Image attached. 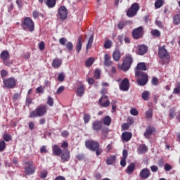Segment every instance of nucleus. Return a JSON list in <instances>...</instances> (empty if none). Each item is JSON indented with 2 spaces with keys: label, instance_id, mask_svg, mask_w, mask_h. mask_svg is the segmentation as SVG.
<instances>
[{
  "label": "nucleus",
  "instance_id": "nucleus-50",
  "mask_svg": "<svg viewBox=\"0 0 180 180\" xmlns=\"http://www.w3.org/2000/svg\"><path fill=\"white\" fill-rule=\"evenodd\" d=\"M65 89V87H64V86H60L56 91V95H60V94H63Z\"/></svg>",
  "mask_w": 180,
  "mask_h": 180
},
{
  "label": "nucleus",
  "instance_id": "nucleus-26",
  "mask_svg": "<svg viewBox=\"0 0 180 180\" xmlns=\"http://www.w3.org/2000/svg\"><path fill=\"white\" fill-rule=\"evenodd\" d=\"M134 168H136V164L134 162L129 164L127 168V174L131 175L134 171Z\"/></svg>",
  "mask_w": 180,
  "mask_h": 180
},
{
  "label": "nucleus",
  "instance_id": "nucleus-30",
  "mask_svg": "<svg viewBox=\"0 0 180 180\" xmlns=\"http://www.w3.org/2000/svg\"><path fill=\"white\" fill-rule=\"evenodd\" d=\"M61 60L56 58L53 59V63H52V67L53 68H59V67L61 65Z\"/></svg>",
  "mask_w": 180,
  "mask_h": 180
},
{
  "label": "nucleus",
  "instance_id": "nucleus-2",
  "mask_svg": "<svg viewBox=\"0 0 180 180\" xmlns=\"http://www.w3.org/2000/svg\"><path fill=\"white\" fill-rule=\"evenodd\" d=\"M158 54L159 58L162 60V64L163 65L165 64H168V63H169L171 55H169V53H168V51L165 49V46H159Z\"/></svg>",
  "mask_w": 180,
  "mask_h": 180
},
{
  "label": "nucleus",
  "instance_id": "nucleus-62",
  "mask_svg": "<svg viewBox=\"0 0 180 180\" xmlns=\"http://www.w3.org/2000/svg\"><path fill=\"white\" fill-rule=\"evenodd\" d=\"M150 169L152 172H157L158 171V166H155V165L150 166Z\"/></svg>",
  "mask_w": 180,
  "mask_h": 180
},
{
  "label": "nucleus",
  "instance_id": "nucleus-52",
  "mask_svg": "<svg viewBox=\"0 0 180 180\" xmlns=\"http://www.w3.org/2000/svg\"><path fill=\"white\" fill-rule=\"evenodd\" d=\"M22 95V92L20 93H15L13 96V99L14 101H18V99H19V98H20Z\"/></svg>",
  "mask_w": 180,
  "mask_h": 180
},
{
  "label": "nucleus",
  "instance_id": "nucleus-33",
  "mask_svg": "<svg viewBox=\"0 0 180 180\" xmlns=\"http://www.w3.org/2000/svg\"><path fill=\"white\" fill-rule=\"evenodd\" d=\"M46 4L48 8H54L56 6V0H46Z\"/></svg>",
  "mask_w": 180,
  "mask_h": 180
},
{
  "label": "nucleus",
  "instance_id": "nucleus-6",
  "mask_svg": "<svg viewBox=\"0 0 180 180\" xmlns=\"http://www.w3.org/2000/svg\"><path fill=\"white\" fill-rule=\"evenodd\" d=\"M25 173L26 175H33L36 172L37 167L34 165L33 161L29 160L25 163Z\"/></svg>",
  "mask_w": 180,
  "mask_h": 180
},
{
  "label": "nucleus",
  "instance_id": "nucleus-57",
  "mask_svg": "<svg viewBox=\"0 0 180 180\" xmlns=\"http://www.w3.org/2000/svg\"><path fill=\"white\" fill-rule=\"evenodd\" d=\"M7 75H8V71H6V70H2L1 71V78H5V77H6Z\"/></svg>",
  "mask_w": 180,
  "mask_h": 180
},
{
  "label": "nucleus",
  "instance_id": "nucleus-64",
  "mask_svg": "<svg viewBox=\"0 0 180 180\" xmlns=\"http://www.w3.org/2000/svg\"><path fill=\"white\" fill-rule=\"evenodd\" d=\"M32 102V98L29 96H27L26 101H25L26 105H30Z\"/></svg>",
  "mask_w": 180,
  "mask_h": 180
},
{
  "label": "nucleus",
  "instance_id": "nucleus-49",
  "mask_svg": "<svg viewBox=\"0 0 180 180\" xmlns=\"http://www.w3.org/2000/svg\"><path fill=\"white\" fill-rule=\"evenodd\" d=\"M38 47L39 49V50L41 51H43V50H44V49H46V45L44 44V41H41L39 44H38Z\"/></svg>",
  "mask_w": 180,
  "mask_h": 180
},
{
  "label": "nucleus",
  "instance_id": "nucleus-3",
  "mask_svg": "<svg viewBox=\"0 0 180 180\" xmlns=\"http://www.w3.org/2000/svg\"><path fill=\"white\" fill-rule=\"evenodd\" d=\"M135 77H139L136 79L138 85H140V86L147 85L148 82V75L147 73L140 70H135Z\"/></svg>",
  "mask_w": 180,
  "mask_h": 180
},
{
  "label": "nucleus",
  "instance_id": "nucleus-56",
  "mask_svg": "<svg viewBox=\"0 0 180 180\" xmlns=\"http://www.w3.org/2000/svg\"><path fill=\"white\" fill-rule=\"evenodd\" d=\"M67 41V39L65 37H62L59 39V43L62 44V46H65V43Z\"/></svg>",
  "mask_w": 180,
  "mask_h": 180
},
{
  "label": "nucleus",
  "instance_id": "nucleus-16",
  "mask_svg": "<svg viewBox=\"0 0 180 180\" xmlns=\"http://www.w3.org/2000/svg\"><path fill=\"white\" fill-rule=\"evenodd\" d=\"M156 129L155 127L148 126L146 129V131L143 134L146 139H150V136L153 134V133H155Z\"/></svg>",
  "mask_w": 180,
  "mask_h": 180
},
{
  "label": "nucleus",
  "instance_id": "nucleus-8",
  "mask_svg": "<svg viewBox=\"0 0 180 180\" xmlns=\"http://www.w3.org/2000/svg\"><path fill=\"white\" fill-rule=\"evenodd\" d=\"M91 150L96 153L97 157H99V155L103 153V150H102V148H101L99 143L95 141H91Z\"/></svg>",
  "mask_w": 180,
  "mask_h": 180
},
{
  "label": "nucleus",
  "instance_id": "nucleus-25",
  "mask_svg": "<svg viewBox=\"0 0 180 180\" xmlns=\"http://www.w3.org/2000/svg\"><path fill=\"white\" fill-rule=\"evenodd\" d=\"M82 49V37H79L77 39V43L76 44V51L79 53Z\"/></svg>",
  "mask_w": 180,
  "mask_h": 180
},
{
  "label": "nucleus",
  "instance_id": "nucleus-37",
  "mask_svg": "<svg viewBox=\"0 0 180 180\" xmlns=\"http://www.w3.org/2000/svg\"><path fill=\"white\" fill-rule=\"evenodd\" d=\"M175 112H176V110H175V108L174 107L169 110L170 119H174L175 117Z\"/></svg>",
  "mask_w": 180,
  "mask_h": 180
},
{
  "label": "nucleus",
  "instance_id": "nucleus-42",
  "mask_svg": "<svg viewBox=\"0 0 180 180\" xmlns=\"http://www.w3.org/2000/svg\"><path fill=\"white\" fill-rule=\"evenodd\" d=\"M151 84H152V85H154L155 86L158 84H160V80L158 79V78L153 77L152 78Z\"/></svg>",
  "mask_w": 180,
  "mask_h": 180
},
{
  "label": "nucleus",
  "instance_id": "nucleus-9",
  "mask_svg": "<svg viewBox=\"0 0 180 180\" xmlns=\"http://www.w3.org/2000/svg\"><path fill=\"white\" fill-rule=\"evenodd\" d=\"M3 84L4 88H8V89H13V88L16 86V80L13 77L4 79L3 80Z\"/></svg>",
  "mask_w": 180,
  "mask_h": 180
},
{
  "label": "nucleus",
  "instance_id": "nucleus-35",
  "mask_svg": "<svg viewBox=\"0 0 180 180\" xmlns=\"http://www.w3.org/2000/svg\"><path fill=\"white\" fill-rule=\"evenodd\" d=\"M141 96L143 101H148V99H150V93L147 91H145L142 93Z\"/></svg>",
  "mask_w": 180,
  "mask_h": 180
},
{
  "label": "nucleus",
  "instance_id": "nucleus-1",
  "mask_svg": "<svg viewBox=\"0 0 180 180\" xmlns=\"http://www.w3.org/2000/svg\"><path fill=\"white\" fill-rule=\"evenodd\" d=\"M46 113H47V105L41 104L34 110L30 112L29 117L30 119H33V117H43Z\"/></svg>",
  "mask_w": 180,
  "mask_h": 180
},
{
  "label": "nucleus",
  "instance_id": "nucleus-20",
  "mask_svg": "<svg viewBox=\"0 0 180 180\" xmlns=\"http://www.w3.org/2000/svg\"><path fill=\"white\" fill-rule=\"evenodd\" d=\"M148 151V148L144 144H140L137 148L138 154H146Z\"/></svg>",
  "mask_w": 180,
  "mask_h": 180
},
{
  "label": "nucleus",
  "instance_id": "nucleus-28",
  "mask_svg": "<svg viewBox=\"0 0 180 180\" xmlns=\"http://www.w3.org/2000/svg\"><path fill=\"white\" fill-rule=\"evenodd\" d=\"M102 122L100 121H96L95 122L93 123V129L96 131L101 130V129H102Z\"/></svg>",
  "mask_w": 180,
  "mask_h": 180
},
{
  "label": "nucleus",
  "instance_id": "nucleus-40",
  "mask_svg": "<svg viewBox=\"0 0 180 180\" xmlns=\"http://www.w3.org/2000/svg\"><path fill=\"white\" fill-rule=\"evenodd\" d=\"M47 105L49 106H53L54 105V100L53 99V97L49 96L46 101Z\"/></svg>",
  "mask_w": 180,
  "mask_h": 180
},
{
  "label": "nucleus",
  "instance_id": "nucleus-12",
  "mask_svg": "<svg viewBox=\"0 0 180 180\" xmlns=\"http://www.w3.org/2000/svg\"><path fill=\"white\" fill-rule=\"evenodd\" d=\"M98 104L101 108H109L110 106V101H109L108 96H101L98 100Z\"/></svg>",
  "mask_w": 180,
  "mask_h": 180
},
{
  "label": "nucleus",
  "instance_id": "nucleus-29",
  "mask_svg": "<svg viewBox=\"0 0 180 180\" xmlns=\"http://www.w3.org/2000/svg\"><path fill=\"white\" fill-rule=\"evenodd\" d=\"M84 93H85V90L84 89V84L79 86L77 89V96H82Z\"/></svg>",
  "mask_w": 180,
  "mask_h": 180
},
{
  "label": "nucleus",
  "instance_id": "nucleus-19",
  "mask_svg": "<svg viewBox=\"0 0 180 180\" xmlns=\"http://www.w3.org/2000/svg\"><path fill=\"white\" fill-rule=\"evenodd\" d=\"M104 65L105 67H112L113 65V62L110 60V56L108 53H105L104 56Z\"/></svg>",
  "mask_w": 180,
  "mask_h": 180
},
{
  "label": "nucleus",
  "instance_id": "nucleus-43",
  "mask_svg": "<svg viewBox=\"0 0 180 180\" xmlns=\"http://www.w3.org/2000/svg\"><path fill=\"white\" fill-rule=\"evenodd\" d=\"M101 77V70L99 69H96L94 72V78L96 79H99Z\"/></svg>",
  "mask_w": 180,
  "mask_h": 180
},
{
  "label": "nucleus",
  "instance_id": "nucleus-54",
  "mask_svg": "<svg viewBox=\"0 0 180 180\" xmlns=\"http://www.w3.org/2000/svg\"><path fill=\"white\" fill-rule=\"evenodd\" d=\"M40 178L44 179L47 176V170H44L39 174Z\"/></svg>",
  "mask_w": 180,
  "mask_h": 180
},
{
  "label": "nucleus",
  "instance_id": "nucleus-63",
  "mask_svg": "<svg viewBox=\"0 0 180 180\" xmlns=\"http://www.w3.org/2000/svg\"><path fill=\"white\" fill-rule=\"evenodd\" d=\"M90 117L89 115H84V123H88L89 122Z\"/></svg>",
  "mask_w": 180,
  "mask_h": 180
},
{
  "label": "nucleus",
  "instance_id": "nucleus-51",
  "mask_svg": "<svg viewBox=\"0 0 180 180\" xmlns=\"http://www.w3.org/2000/svg\"><path fill=\"white\" fill-rule=\"evenodd\" d=\"M65 78V76L64 75V73H60L58 76V81H60V82H63Z\"/></svg>",
  "mask_w": 180,
  "mask_h": 180
},
{
  "label": "nucleus",
  "instance_id": "nucleus-27",
  "mask_svg": "<svg viewBox=\"0 0 180 180\" xmlns=\"http://www.w3.org/2000/svg\"><path fill=\"white\" fill-rule=\"evenodd\" d=\"M11 57L9 55V52L8 51H4L0 54V58L3 60V61H6V60H8Z\"/></svg>",
  "mask_w": 180,
  "mask_h": 180
},
{
  "label": "nucleus",
  "instance_id": "nucleus-13",
  "mask_svg": "<svg viewBox=\"0 0 180 180\" xmlns=\"http://www.w3.org/2000/svg\"><path fill=\"white\" fill-rule=\"evenodd\" d=\"M120 91H124V92L130 89V82H129V79L124 78L121 82V83L120 84Z\"/></svg>",
  "mask_w": 180,
  "mask_h": 180
},
{
  "label": "nucleus",
  "instance_id": "nucleus-23",
  "mask_svg": "<svg viewBox=\"0 0 180 180\" xmlns=\"http://www.w3.org/2000/svg\"><path fill=\"white\" fill-rule=\"evenodd\" d=\"M122 58V55L120 54V51L115 50L112 53V58L115 61H120Z\"/></svg>",
  "mask_w": 180,
  "mask_h": 180
},
{
  "label": "nucleus",
  "instance_id": "nucleus-10",
  "mask_svg": "<svg viewBox=\"0 0 180 180\" xmlns=\"http://www.w3.org/2000/svg\"><path fill=\"white\" fill-rule=\"evenodd\" d=\"M144 36V28L140 26L132 31V37L135 40H139V39H141Z\"/></svg>",
  "mask_w": 180,
  "mask_h": 180
},
{
  "label": "nucleus",
  "instance_id": "nucleus-36",
  "mask_svg": "<svg viewBox=\"0 0 180 180\" xmlns=\"http://www.w3.org/2000/svg\"><path fill=\"white\" fill-rule=\"evenodd\" d=\"M150 33L154 37H160L161 36V32L158 30H152Z\"/></svg>",
  "mask_w": 180,
  "mask_h": 180
},
{
  "label": "nucleus",
  "instance_id": "nucleus-44",
  "mask_svg": "<svg viewBox=\"0 0 180 180\" xmlns=\"http://www.w3.org/2000/svg\"><path fill=\"white\" fill-rule=\"evenodd\" d=\"M3 139L4 141H11L12 140V136L8 134H4L3 136Z\"/></svg>",
  "mask_w": 180,
  "mask_h": 180
},
{
  "label": "nucleus",
  "instance_id": "nucleus-59",
  "mask_svg": "<svg viewBox=\"0 0 180 180\" xmlns=\"http://www.w3.org/2000/svg\"><path fill=\"white\" fill-rule=\"evenodd\" d=\"M28 127H29L30 130H34V122H30L28 123Z\"/></svg>",
  "mask_w": 180,
  "mask_h": 180
},
{
  "label": "nucleus",
  "instance_id": "nucleus-47",
  "mask_svg": "<svg viewBox=\"0 0 180 180\" xmlns=\"http://www.w3.org/2000/svg\"><path fill=\"white\" fill-rule=\"evenodd\" d=\"M180 93V83L178 82L176 86L174 89L173 94H179Z\"/></svg>",
  "mask_w": 180,
  "mask_h": 180
},
{
  "label": "nucleus",
  "instance_id": "nucleus-61",
  "mask_svg": "<svg viewBox=\"0 0 180 180\" xmlns=\"http://www.w3.org/2000/svg\"><path fill=\"white\" fill-rule=\"evenodd\" d=\"M127 155H128L127 150H126V149L123 150V152H122V158H123L124 160H127Z\"/></svg>",
  "mask_w": 180,
  "mask_h": 180
},
{
  "label": "nucleus",
  "instance_id": "nucleus-5",
  "mask_svg": "<svg viewBox=\"0 0 180 180\" xmlns=\"http://www.w3.org/2000/svg\"><path fill=\"white\" fill-rule=\"evenodd\" d=\"M21 26L23 30H27L28 29L30 32L34 31V22L29 17H27L23 20Z\"/></svg>",
  "mask_w": 180,
  "mask_h": 180
},
{
  "label": "nucleus",
  "instance_id": "nucleus-11",
  "mask_svg": "<svg viewBox=\"0 0 180 180\" xmlns=\"http://www.w3.org/2000/svg\"><path fill=\"white\" fill-rule=\"evenodd\" d=\"M58 16L61 20H65L67 16H68V11L65 6H62L58 8Z\"/></svg>",
  "mask_w": 180,
  "mask_h": 180
},
{
  "label": "nucleus",
  "instance_id": "nucleus-17",
  "mask_svg": "<svg viewBox=\"0 0 180 180\" xmlns=\"http://www.w3.org/2000/svg\"><path fill=\"white\" fill-rule=\"evenodd\" d=\"M70 150H66L60 154V159H61V162H67L68 161H70Z\"/></svg>",
  "mask_w": 180,
  "mask_h": 180
},
{
  "label": "nucleus",
  "instance_id": "nucleus-41",
  "mask_svg": "<svg viewBox=\"0 0 180 180\" xmlns=\"http://www.w3.org/2000/svg\"><path fill=\"white\" fill-rule=\"evenodd\" d=\"M5 148H6V143H5V141H1L0 142V152L2 153Z\"/></svg>",
  "mask_w": 180,
  "mask_h": 180
},
{
  "label": "nucleus",
  "instance_id": "nucleus-31",
  "mask_svg": "<svg viewBox=\"0 0 180 180\" xmlns=\"http://www.w3.org/2000/svg\"><path fill=\"white\" fill-rule=\"evenodd\" d=\"M103 123L105 124V126H110V123H112V118H110V116L106 115L103 119Z\"/></svg>",
  "mask_w": 180,
  "mask_h": 180
},
{
  "label": "nucleus",
  "instance_id": "nucleus-4",
  "mask_svg": "<svg viewBox=\"0 0 180 180\" xmlns=\"http://www.w3.org/2000/svg\"><path fill=\"white\" fill-rule=\"evenodd\" d=\"M131 64H133V56H131L130 54L124 56L122 64L120 67V70L124 71V72H126L130 70Z\"/></svg>",
  "mask_w": 180,
  "mask_h": 180
},
{
  "label": "nucleus",
  "instance_id": "nucleus-7",
  "mask_svg": "<svg viewBox=\"0 0 180 180\" xmlns=\"http://www.w3.org/2000/svg\"><path fill=\"white\" fill-rule=\"evenodd\" d=\"M139 11H140V5L138 3H134L127 10V16H128V18H134V16L137 15Z\"/></svg>",
  "mask_w": 180,
  "mask_h": 180
},
{
  "label": "nucleus",
  "instance_id": "nucleus-18",
  "mask_svg": "<svg viewBox=\"0 0 180 180\" xmlns=\"http://www.w3.org/2000/svg\"><path fill=\"white\" fill-rule=\"evenodd\" d=\"M131 137H133V134L131 132L124 131L122 134V141H125V143L130 141V140H131Z\"/></svg>",
  "mask_w": 180,
  "mask_h": 180
},
{
  "label": "nucleus",
  "instance_id": "nucleus-15",
  "mask_svg": "<svg viewBox=\"0 0 180 180\" xmlns=\"http://www.w3.org/2000/svg\"><path fill=\"white\" fill-rule=\"evenodd\" d=\"M151 175V172L148 168H143L139 173V176L142 179H147V178H150Z\"/></svg>",
  "mask_w": 180,
  "mask_h": 180
},
{
  "label": "nucleus",
  "instance_id": "nucleus-60",
  "mask_svg": "<svg viewBox=\"0 0 180 180\" xmlns=\"http://www.w3.org/2000/svg\"><path fill=\"white\" fill-rule=\"evenodd\" d=\"M165 171H171V169H172V166L168 163H166L165 165Z\"/></svg>",
  "mask_w": 180,
  "mask_h": 180
},
{
  "label": "nucleus",
  "instance_id": "nucleus-21",
  "mask_svg": "<svg viewBox=\"0 0 180 180\" xmlns=\"http://www.w3.org/2000/svg\"><path fill=\"white\" fill-rule=\"evenodd\" d=\"M135 71H147V66L146 65V63L141 62L137 64Z\"/></svg>",
  "mask_w": 180,
  "mask_h": 180
},
{
  "label": "nucleus",
  "instance_id": "nucleus-14",
  "mask_svg": "<svg viewBox=\"0 0 180 180\" xmlns=\"http://www.w3.org/2000/svg\"><path fill=\"white\" fill-rule=\"evenodd\" d=\"M147 51H148V46L145 44L137 46L136 54H138V56H144V54H147Z\"/></svg>",
  "mask_w": 180,
  "mask_h": 180
},
{
  "label": "nucleus",
  "instance_id": "nucleus-58",
  "mask_svg": "<svg viewBox=\"0 0 180 180\" xmlns=\"http://www.w3.org/2000/svg\"><path fill=\"white\" fill-rule=\"evenodd\" d=\"M36 91H37V94H43L44 91V88H43V86H40L37 88Z\"/></svg>",
  "mask_w": 180,
  "mask_h": 180
},
{
  "label": "nucleus",
  "instance_id": "nucleus-22",
  "mask_svg": "<svg viewBox=\"0 0 180 180\" xmlns=\"http://www.w3.org/2000/svg\"><path fill=\"white\" fill-rule=\"evenodd\" d=\"M52 151L54 155H60V154H63V150L58 145H54L52 148Z\"/></svg>",
  "mask_w": 180,
  "mask_h": 180
},
{
  "label": "nucleus",
  "instance_id": "nucleus-38",
  "mask_svg": "<svg viewBox=\"0 0 180 180\" xmlns=\"http://www.w3.org/2000/svg\"><path fill=\"white\" fill-rule=\"evenodd\" d=\"M173 22L174 25H179L180 23V15L177 14L173 17Z\"/></svg>",
  "mask_w": 180,
  "mask_h": 180
},
{
  "label": "nucleus",
  "instance_id": "nucleus-39",
  "mask_svg": "<svg viewBox=\"0 0 180 180\" xmlns=\"http://www.w3.org/2000/svg\"><path fill=\"white\" fill-rule=\"evenodd\" d=\"M112 42L110 41V39H106L104 43V47L105 49H110L112 47Z\"/></svg>",
  "mask_w": 180,
  "mask_h": 180
},
{
  "label": "nucleus",
  "instance_id": "nucleus-55",
  "mask_svg": "<svg viewBox=\"0 0 180 180\" xmlns=\"http://www.w3.org/2000/svg\"><path fill=\"white\" fill-rule=\"evenodd\" d=\"M130 113L132 116H137V115H139V111L136 108H132L130 110Z\"/></svg>",
  "mask_w": 180,
  "mask_h": 180
},
{
  "label": "nucleus",
  "instance_id": "nucleus-34",
  "mask_svg": "<svg viewBox=\"0 0 180 180\" xmlns=\"http://www.w3.org/2000/svg\"><path fill=\"white\" fill-rule=\"evenodd\" d=\"M162 5H164V0H156L155 2V8L156 9H160Z\"/></svg>",
  "mask_w": 180,
  "mask_h": 180
},
{
  "label": "nucleus",
  "instance_id": "nucleus-46",
  "mask_svg": "<svg viewBox=\"0 0 180 180\" xmlns=\"http://www.w3.org/2000/svg\"><path fill=\"white\" fill-rule=\"evenodd\" d=\"M66 47L68 51H72V50L74 49V45L72 44V42H68L66 44Z\"/></svg>",
  "mask_w": 180,
  "mask_h": 180
},
{
  "label": "nucleus",
  "instance_id": "nucleus-24",
  "mask_svg": "<svg viewBox=\"0 0 180 180\" xmlns=\"http://www.w3.org/2000/svg\"><path fill=\"white\" fill-rule=\"evenodd\" d=\"M116 162V156L115 155H110V157L106 158L105 162L107 165H113Z\"/></svg>",
  "mask_w": 180,
  "mask_h": 180
},
{
  "label": "nucleus",
  "instance_id": "nucleus-32",
  "mask_svg": "<svg viewBox=\"0 0 180 180\" xmlns=\"http://www.w3.org/2000/svg\"><path fill=\"white\" fill-rule=\"evenodd\" d=\"M153 108H149L145 112L146 119H153Z\"/></svg>",
  "mask_w": 180,
  "mask_h": 180
},
{
  "label": "nucleus",
  "instance_id": "nucleus-53",
  "mask_svg": "<svg viewBox=\"0 0 180 180\" xmlns=\"http://www.w3.org/2000/svg\"><path fill=\"white\" fill-rule=\"evenodd\" d=\"M76 158L77 160H79V161H82V160H84V158H85V155L82 154V153H79L76 155Z\"/></svg>",
  "mask_w": 180,
  "mask_h": 180
},
{
  "label": "nucleus",
  "instance_id": "nucleus-45",
  "mask_svg": "<svg viewBox=\"0 0 180 180\" xmlns=\"http://www.w3.org/2000/svg\"><path fill=\"white\" fill-rule=\"evenodd\" d=\"M100 94L101 95V96H108V89L106 88H103L101 91H100Z\"/></svg>",
  "mask_w": 180,
  "mask_h": 180
},
{
  "label": "nucleus",
  "instance_id": "nucleus-48",
  "mask_svg": "<svg viewBox=\"0 0 180 180\" xmlns=\"http://www.w3.org/2000/svg\"><path fill=\"white\" fill-rule=\"evenodd\" d=\"M126 25H127V22L126 21H122L118 23L117 27H118V29H123V27H124V26H126Z\"/></svg>",
  "mask_w": 180,
  "mask_h": 180
}]
</instances>
